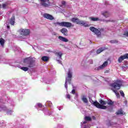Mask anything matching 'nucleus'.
Returning <instances> with one entry per match:
<instances>
[{
  "label": "nucleus",
  "mask_w": 128,
  "mask_h": 128,
  "mask_svg": "<svg viewBox=\"0 0 128 128\" xmlns=\"http://www.w3.org/2000/svg\"><path fill=\"white\" fill-rule=\"evenodd\" d=\"M92 118L93 120H96V116H92Z\"/></svg>",
  "instance_id": "obj_45"
},
{
  "label": "nucleus",
  "mask_w": 128,
  "mask_h": 128,
  "mask_svg": "<svg viewBox=\"0 0 128 128\" xmlns=\"http://www.w3.org/2000/svg\"><path fill=\"white\" fill-rule=\"evenodd\" d=\"M14 50H20V48H18L16 46H14Z\"/></svg>",
  "instance_id": "obj_35"
},
{
  "label": "nucleus",
  "mask_w": 128,
  "mask_h": 128,
  "mask_svg": "<svg viewBox=\"0 0 128 128\" xmlns=\"http://www.w3.org/2000/svg\"><path fill=\"white\" fill-rule=\"evenodd\" d=\"M70 20L72 22H76L78 24H80V26H88L86 21L80 20L78 18H71Z\"/></svg>",
  "instance_id": "obj_5"
},
{
  "label": "nucleus",
  "mask_w": 128,
  "mask_h": 128,
  "mask_svg": "<svg viewBox=\"0 0 128 128\" xmlns=\"http://www.w3.org/2000/svg\"><path fill=\"white\" fill-rule=\"evenodd\" d=\"M124 56L125 60H126V58H128V54H124Z\"/></svg>",
  "instance_id": "obj_36"
},
{
  "label": "nucleus",
  "mask_w": 128,
  "mask_h": 128,
  "mask_svg": "<svg viewBox=\"0 0 128 128\" xmlns=\"http://www.w3.org/2000/svg\"><path fill=\"white\" fill-rule=\"evenodd\" d=\"M100 104H102L103 106H104L105 104H106V103L105 102L102 100H100Z\"/></svg>",
  "instance_id": "obj_31"
},
{
  "label": "nucleus",
  "mask_w": 128,
  "mask_h": 128,
  "mask_svg": "<svg viewBox=\"0 0 128 128\" xmlns=\"http://www.w3.org/2000/svg\"><path fill=\"white\" fill-rule=\"evenodd\" d=\"M104 48H99L97 50H96V54H100L102 52H104Z\"/></svg>",
  "instance_id": "obj_23"
},
{
  "label": "nucleus",
  "mask_w": 128,
  "mask_h": 128,
  "mask_svg": "<svg viewBox=\"0 0 128 128\" xmlns=\"http://www.w3.org/2000/svg\"><path fill=\"white\" fill-rule=\"evenodd\" d=\"M56 56H57L56 60L58 64H62V52H55Z\"/></svg>",
  "instance_id": "obj_9"
},
{
  "label": "nucleus",
  "mask_w": 128,
  "mask_h": 128,
  "mask_svg": "<svg viewBox=\"0 0 128 128\" xmlns=\"http://www.w3.org/2000/svg\"><path fill=\"white\" fill-rule=\"evenodd\" d=\"M14 16H12L10 20V24H12V26H14Z\"/></svg>",
  "instance_id": "obj_19"
},
{
  "label": "nucleus",
  "mask_w": 128,
  "mask_h": 128,
  "mask_svg": "<svg viewBox=\"0 0 128 128\" xmlns=\"http://www.w3.org/2000/svg\"><path fill=\"white\" fill-rule=\"evenodd\" d=\"M38 1L42 6L46 7L50 6V0H38Z\"/></svg>",
  "instance_id": "obj_11"
},
{
  "label": "nucleus",
  "mask_w": 128,
  "mask_h": 128,
  "mask_svg": "<svg viewBox=\"0 0 128 128\" xmlns=\"http://www.w3.org/2000/svg\"><path fill=\"white\" fill-rule=\"evenodd\" d=\"M43 17L46 20H54V16L46 13L43 14Z\"/></svg>",
  "instance_id": "obj_12"
},
{
  "label": "nucleus",
  "mask_w": 128,
  "mask_h": 128,
  "mask_svg": "<svg viewBox=\"0 0 128 128\" xmlns=\"http://www.w3.org/2000/svg\"><path fill=\"white\" fill-rule=\"evenodd\" d=\"M46 82V84H50V82Z\"/></svg>",
  "instance_id": "obj_49"
},
{
  "label": "nucleus",
  "mask_w": 128,
  "mask_h": 128,
  "mask_svg": "<svg viewBox=\"0 0 128 128\" xmlns=\"http://www.w3.org/2000/svg\"><path fill=\"white\" fill-rule=\"evenodd\" d=\"M10 66H16V68H20V70H24V72H28V67H22L20 66L17 64L16 66L14 65V63L10 64Z\"/></svg>",
  "instance_id": "obj_13"
},
{
  "label": "nucleus",
  "mask_w": 128,
  "mask_h": 128,
  "mask_svg": "<svg viewBox=\"0 0 128 128\" xmlns=\"http://www.w3.org/2000/svg\"><path fill=\"white\" fill-rule=\"evenodd\" d=\"M89 100H90V102L92 104H94V106H96V108H100L101 110L106 109V106L102 105V104H100V103H98L96 101L94 102V100H92L90 99V98Z\"/></svg>",
  "instance_id": "obj_6"
},
{
  "label": "nucleus",
  "mask_w": 128,
  "mask_h": 128,
  "mask_svg": "<svg viewBox=\"0 0 128 128\" xmlns=\"http://www.w3.org/2000/svg\"><path fill=\"white\" fill-rule=\"evenodd\" d=\"M108 104H109L110 106H112V104H114V102H112V100H109L108 102Z\"/></svg>",
  "instance_id": "obj_33"
},
{
  "label": "nucleus",
  "mask_w": 128,
  "mask_h": 128,
  "mask_svg": "<svg viewBox=\"0 0 128 128\" xmlns=\"http://www.w3.org/2000/svg\"><path fill=\"white\" fill-rule=\"evenodd\" d=\"M62 4L64 5V4H66V2L62 1Z\"/></svg>",
  "instance_id": "obj_44"
},
{
  "label": "nucleus",
  "mask_w": 128,
  "mask_h": 128,
  "mask_svg": "<svg viewBox=\"0 0 128 128\" xmlns=\"http://www.w3.org/2000/svg\"><path fill=\"white\" fill-rule=\"evenodd\" d=\"M124 36H128V32L124 34Z\"/></svg>",
  "instance_id": "obj_43"
},
{
  "label": "nucleus",
  "mask_w": 128,
  "mask_h": 128,
  "mask_svg": "<svg viewBox=\"0 0 128 128\" xmlns=\"http://www.w3.org/2000/svg\"><path fill=\"white\" fill-rule=\"evenodd\" d=\"M53 34H54V36H57V35H58V33L54 32V33H53Z\"/></svg>",
  "instance_id": "obj_47"
},
{
  "label": "nucleus",
  "mask_w": 128,
  "mask_h": 128,
  "mask_svg": "<svg viewBox=\"0 0 128 128\" xmlns=\"http://www.w3.org/2000/svg\"><path fill=\"white\" fill-rule=\"evenodd\" d=\"M42 60H43V62H48V60H50V58L46 56H43L42 58Z\"/></svg>",
  "instance_id": "obj_22"
},
{
  "label": "nucleus",
  "mask_w": 128,
  "mask_h": 128,
  "mask_svg": "<svg viewBox=\"0 0 128 128\" xmlns=\"http://www.w3.org/2000/svg\"><path fill=\"white\" fill-rule=\"evenodd\" d=\"M58 40H60V42H68V40L62 36H58Z\"/></svg>",
  "instance_id": "obj_16"
},
{
  "label": "nucleus",
  "mask_w": 128,
  "mask_h": 128,
  "mask_svg": "<svg viewBox=\"0 0 128 128\" xmlns=\"http://www.w3.org/2000/svg\"><path fill=\"white\" fill-rule=\"evenodd\" d=\"M103 14L104 16L106 18H109V16H110V12H105L102 14Z\"/></svg>",
  "instance_id": "obj_20"
},
{
  "label": "nucleus",
  "mask_w": 128,
  "mask_h": 128,
  "mask_svg": "<svg viewBox=\"0 0 128 128\" xmlns=\"http://www.w3.org/2000/svg\"><path fill=\"white\" fill-rule=\"evenodd\" d=\"M42 105L40 103H38L35 106V108H42Z\"/></svg>",
  "instance_id": "obj_29"
},
{
  "label": "nucleus",
  "mask_w": 128,
  "mask_h": 128,
  "mask_svg": "<svg viewBox=\"0 0 128 128\" xmlns=\"http://www.w3.org/2000/svg\"><path fill=\"white\" fill-rule=\"evenodd\" d=\"M46 104L50 106L51 110H52L54 108V106H52V103L51 102L47 101L46 102Z\"/></svg>",
  "instance_id": "obj_21"
},
{
  "label": "nucleus",
  "mask_w": 128,
  "mask_h": 128,
  "mask_svg": "<svg viewBox=\"0 0 128 128\" xmlns=\"http://www.w3.org/2000/svg\"><path fill=\"white\" fill-rule=\"evenodd\" d=\"M0 6H1V5H0Z\"/></svg>",
  "instance_id": "obj_52"
},
{
  "label": "nucleus",
  "mask_w": 128,
  "mask_h": 128,
  "mask_svg": "<svg viewBox=\"0 0 128 128\" xmlns=\"http://www.w3.org/2000/svg\"><path fill=\"white\" fill-rule=\"evenodd\" d=\"M4 26H6V28H8V29H10V26H8V24H4Z\"/></svg>",
  "instance_id": "obj_39"
},
{
  "label": "nucleus",
  "mask_w": 128,
  "mask_h": 128,
  "mask_svg": "<svg viewBox=\"0 0 128 128\" xmlns=\"http://www.w3.org/2000/svg\"><path fill=\"white\" fill-rule=\"evenodd\" d=\"M24 62L28 66V68H34V61L30 57L26 58Z\"/></svg>",
  "instance_id": "obj_3"
},
{
  "label": "nucleus",
  "mask_w": 128,
  "mask_h": 128,
  "mask_svg": "<svg viewBox=\"0 0 128 128\" xmlns=\"http://www.w3.org/2000/svg\"><path fill=\"white\" fill-rule=\"evenodd\" d=\"M126 68V66H122V68Z\"/></svg>",
  "instance_id": "obj_50"
},
{
  "label": "nucleus",
  "mask_w": 128,
  "mask_h": 128,
  "mask_svg": "<svg viewBox=\"0 0 128 128\" xmlns=\"http://www.w3.org/2000/svg\"><path fill=\"white\" fill-rule=\"evenodd\" d=\"M2 8H6V4H3Z\"/></svg>",
  "instance_id": "obj_40"
},
{
  "label": "nucleus",
  "mask_w": 128,
  "mask_h": 128,
  "mask_svg": "<svg viewBox=\"0 0 128 128\" xmlns=\"http://www.w3.org/2000/svg\"><path fill=\"white\" fill-rule=\"evenodd\" d=\"M0 110L6 112V114L8 115H10L12 114V112H14V110H10L6 109V106H2L0 107Z\"/></svg>",
  "instance_id": "obj_10"
},
{
  "label": "nucleus",
  "mask_w": 128,
  "mask_h": 128,
  "mask_svg": "<svg viewBox=\"0 0 128 128\" xmlns=\"http://www.w3.org/2000/svg\"><path fill=\"white\" fill-rule=\"evenodd\" d=\"M0 44L4 48V40L2 38H0Z\"/></svg>",
  "instance_id": "obj_26"
},
{
  "label": "nucleus",
  "mask_w": 128,
  "mask_h": 128,
  "mask_svg": "<svg viewBox=\"0 0 128 128\" xmlns=\"http://www.w3.org/2000/svg\"><path fill=\"white\" fill-rule=\"evenodd\" d=\"M84 121L81 122V128H90V126L88 124V122H90L92 120V118L90 116H86L84 118Z\"/></svg>",
  "instance_id": "obj_4"
},
{
  "label": "nucleus",
  "mask_w": 128,
  "mask_h": 128,
  "mask_svg": "<svg viewBox=\"0 0 128 128\" xmlns=\"http://www.w3.org/2000/svg\"><path fill=\"white\" fill-rule=\"evenodd\" d=\"M90 18L93 22H98V20H100V19L98 18L90 17Z\"/></svg>",
  "instance_id": "obj_24"
},
{
  "label": "nucleus",
  "mask_w": 128,
  "mask_h": 128,
  "mask_svg": "<svg viewBox=\"0 0 128 128\" xmlns=\"http://www.w3.org/2000/svg\"><path fill=\"white\" fill-rule=\"evenodd\" d=\"M116 114H124V112L122 109H120L118 111V112H116Z\"/></svg>",
  "instance_id": "obj_28"
},
{
  "label": "nucleus",
  "mask_w": 128,
  "mask_h": 128,
  "mask_svg": "<svg viewBox=\"0 0 128 128\" xmlns=\"http://www.w3.org/2000/svg\"><path fill=\"white\" fill-rule=\"evenodd\" d=\"M72 94H76V96H78V94L76 93V90L74 89H73L72 91Z\"/></svg>",
  "instance_id": "obj_32"
},
{
  "label": "nucleus",
  "mask_w": 128,
  "mask_h": 128,
  "mask_svg": "<svg viewBox=\"0 0 128 128\" xmlns=\"http://www.w3.org/2000/svg\"><path fill=\"white\" fill-rule=\"evenodd\" d=\"M43 112H44V114H46V116H52V112L46 109H44L43 110Z\"/></svg>",
  "instance_id": "obj_18"
},
{
  "label": "nucleus",
  "mask_w": 128,
  "mask_h": 128,
  "mask_svg": "<svg viewBox=\"0 0 128 128\" xmlns=\"http://www.w3.org/2000/svg\"><path fill=\"white\" fill-rule=\"evenodd\" d=\"M58 128H62V126H58Z\"/></svg>",
  "instance_id": "obj_48"
},
{
  "label": "nucleus",
  "mask_w": 128,
  "mask_h": 128,
  "mask_svg": "<svg viewBox=\"0 0 128 128\" xmlns=\"http://www.w3.org/2000/svg\"><path fill=\"white\" fill-rule=\"evenodd\" d=\"M60 32L64 36H68V29L63 28L60 30Z\"/></svg>",
  "instance_id": "obj_17"
},
{
  "label": "nucleus",
  "mask_w": 128,
  "mask_h": 128,
  "mask_svg": "<svg viewBox=\"0 0 128 128\" xmlns=\"http://www.w3.org/2000/svg\"><path fill=\"white\" fill-rule=\"evenodd\" d=\"M88 62L89 64H92V60H90Z\"/></svg>",
  "instance_id": "obj_42"
},
{
  "label": "nucleus",
  "mask_w": 128,
  "mask_h": 128,
  "mask_svg": "<svg viewBox=\"0 0 128 128\" xmlns=\"http://www.w3.org/2000/svg\"><path fill=\"white\" fill-rule=\"evenodd\" d=\"M108 64V61H106L104 62L103 63L102 65L98 67L97 68L98 70H102L103 68H106V66Z\"/></svg>",
  "instance_id": "obj_15"
},
{
  "label": "nucleus",
  "mask_w": 128,
  "mask_h": 128,
  "mask_svg": "<svg viewBox=\"0 0 128 128\" xmlns=\"http://www.w3.org/2000/svg\"><path fill=\"white\" fill-rule=\"evenodd\" d=\"M19 32L22 36H28L30 34V29L21 28L19 30Z\"/></svg>",
  "instance_id": "obj_8"
},
{
  "label": "nucleus",
  "mask_w": 128,
  "mask_h": 128,
  "mask_svg": "<svg viewBox=\"0 0 128 128\" xmlns=\"http://www.w3.org/2000/svg\"><path fill=\"white\" fill-rule=\"evenodd\" d=\"M110 42L111 44H116V42H118V41L116 40H111Z\"/></svg>",
  "instance_id": "obj_34"
},
{
  "label": "nucleus",
  "mask_w": 128,
  "mask_h": 128,
  "mask_svg": "<svg viewBox=\"0 0 128 128\" xmlns=\"http://www.w3.org/2000/svg\"><path fill=\"white\" fill-rule=\"evenodd\" d=\"M124 104L125 106H128V100H125V101L124 102Z\"/></svg>",
  "instance_id": "obj_41"
},
{
  "label": "nucleus",
  "mask_w": 128,
  "mask_h": 128,
  "mask_svg": "<svg viewBox=\"0 0 128 128\" xmlns=\"http://www.w3.org/2000/svg\"><path fill=\"white\" fill-rule=\"evenodd\" d=\"M26 0V2H28V0Z\"/></svg>",
  "instance_id": "obj_51"
},
{
  "label": "nucleus",
  "mask_w": 128,
  "mask_h": 128,
  "mask_svg": "<svg viewBox=\"0 0 128 128\" xmlns=\"http://www.w3.org/2000/svg\"><path fill=\"white\" fill-rule=\"evenodd\" d=\"M124 60H125L124 56H122L118 58V62H122Z\"/></svg>",
  "instance_id": "obj_25"
},
{
  "label": "nucleus",
  "mask_w": 128,
  "mask_h": 128,
  "mask_svg": "<svg viewBox=\"0 0 128 128\" xmlns=\"http://www.w3.org/2000/svg\"><path fill=\"white\" fill-rule=\"evenodd\" d=\"M58 108L59 110H62V107H58Z\"/></svg>",
  "instance_id": "obj_46"
},
{
  "label": "nucleus",
  "mask_w": 128,
  "mask_h": 128,
  "mask_svg": "<svg viewBox=\"0 0 128 128\" xmlns=\"http://www.w3.org/2000/svg\"><path fill=\"white\" fill-rule=\"evenodd\" d=\"M104 22H112L114 20H105Z\"/></svg>",
  "instance_id": "obj_38"
},
{
  "label": "nucleus",
  "mask_w": 128,
  "mask_h": 128,
  "mask_svg": "<svg viewBox=\"0 0 128 128\" xmlns=\"http://www.w3.org/2000/svg\"><path fill=\"white\" fill-rule=\"evenodd\" d=\"M57 24H58L60 26H66V28H70V26H74V25L70 22H57Z\"/></svg>",
  "instance_id": "obj_7"
},
{
  "label": "nucleus",
  "mask_w": 128,
  "mask_h": 128,
  "mask_svg": "<svg viewBox=\"0 0 128 128\" xmlns=\"http://www.w3.org/2000/svg\"><path fill=\"white\" fill-rule=\"evenodd\" d=\"M82 102H85V104H88V99L86 98V96H83L82 98Z\"/></svg>",
  "instance_id": "obj_27"
},
{
  "label": "nucleus",
  "mask_w": 128,
  "mask_h": 128,
  "mask_svg": "<svg viewBox=\"0 0 128 128\" xmlns=\"http://www.w3.org/2000/svg\"><path fill=\"white\" fill-rule=\"evenodd\" d=\"M72 68H69L68 73V76L66 77V82L64 86L66 90H68V82L70 84V80H72Z\"/></svg>",
  "instance_id": "obj_2"
},
{
  "label": "nucleus",
  "mask_w": 128,
  "mask_h": 128,
  "mask_svg": "<svg viewBox=\"0 0 128 128\" xmlns=\"http://www.w3.org/2000/svg\"><path fill=\"white\" fill-rule=\"evenodd\" d=\"M90 30H91V32H93L96 34V36H100V32L98 30L97 28L94 27H90Z\"/></svg>",
  "instance_id": "obj_14"
},
{
  "label": "nucleus",
  "mask_w": 128,
  "mask_h": 128,
  "mask_svg": "<svg viewBox=\"0 0 128 128\" xmlns=\"http://www.w3.org/2000/svg\"><path fill=\"white\" fill-rule=\"evenodd\" d=\"M66 98L70 100V95L69 94H66Z\"/></svg>",
  "instance_id": "obj_37"
},
{
  "label": "nucleus",
  "mask_w": 128,
  "mask_h": 128,
  "mask_svg": "<svg viewBox=\"0 0 128 128\" xmlns=\"http://www.w3.org/2000/svg\"><path fill=\"white\" fill-rule=\"evenodd\" d=\"M120 94H121L122 96V98H124V91L121 90L120 91Z\"/></svg>",
  "instance_id": "obj_30"
},
{
  "label": "nucleus",
  "mask_w": 128,
  "mask_h": 128,
  "mask_svg": "<svg viewBox=\"0 0 128 128\" xmlns=\"http://www.w3.org/2000/svg\"><path fill=\"white\" fill-rule=\"evenodd\" d=\"M124 80H116L115 82L110 84V86L112 87V90L116 94L117 98H120V94H118V90L120 88V86L124 84Z\"/></svg>",
  "instance_id": "obj_1"
}]
</instances>
